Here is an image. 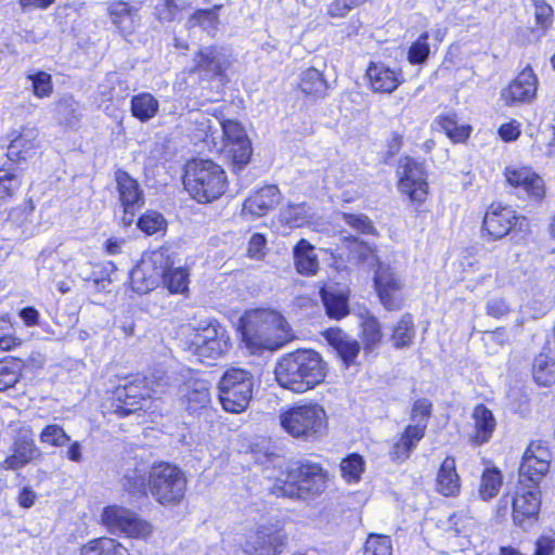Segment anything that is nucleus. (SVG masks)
Masks as SVG:
<instances>
[{
	"mask_svg": "<svg viewBox=\"0 0 555 555\" xmlns=\"http://www.w3.org/2000/svg\"><path fill=\"white\" fill-rule=\"evenodd\" d=\"M40 442L52 447L61 448L70 442V437L59 424L47 425L40 434Z\"/></svg>",
	"mask_w": 555,
	"mask_h": 555,
	"instance_id": "obj_47",
	"label": "nucleus"
},
{
	"mask_svg": "<svg viewBox=\"0 0 555 555\" xmlns=\"http://www.w3.org/2000/svg\"><path fill=\"white\" fill-rule=\"evenodd\" d=\"M165 225L164 217L155 211H149L138 220V227L147 235H152L163 230Z\"/></svg>",
	"mask_w": 555,
	"mask_h": 555,
	"instance_id": "obj_54",
	"label": "nucleus"
},
{
	"mask_svg": "<svg viewBox=\"0 0 555 555\" xmlns=\"http://www.w3.org/2000/svg\"><path fill=\"white\" fill-rule=\"evenodd\" d=\"M170 386V377L166 372L160 369H154L143 378L137 376L132 380L126 382L124 385H119L115 389V398L124 402L126 406H118L122 410V413L129 414L132 411L142 409V406H135L138 404L137 399L151 398L153 395L163 393Z\"/></svg>",
	"mask_w": 555,
	"mask_h": 555,
	"instance_id": "obj_8",
	"label": "nucleus"
},
{
	"mask_svg": "<svg viewBox=\"0 0 555 555\" xmlns=\"http://www.w3.org/2000/svg\"><path fill=\"white\" fill-rule=\"evenodd\" d=\"M204 141L211 142L219 152L228 150L237 165H246L251 156V145L244 128L235 120H211L203 117L201 121Z\"/></svg>",
	"mask_w": 555,
	"mask_h": 555,
	"instance_id": "obj_5",
	"label": "nucleus"
},
{
	"mask_svg": "<svg viewBox=\"0 0 555 555\" xmlns=\"http://www.w3.org/2000/svg\"><path fill=\"white\" fill-rule=\"evenodd\" d=\"M130 111L133 117L145 122L157 115L159 102L150 92H141L131 99Z\"/></svg>",
	"mask_w": 555,
	"mask_h": 555,
	"instance_id": "obj_34",
	"label": "nucleus"
},
{
	"mask_svg": "<svg viewBox=\"0 0 555 555\" xmlns=\"http://www.w3.org/2000/svg\"><path fill=\"white\" fill-rule=\"evenodd\" d=\"M415 331L410 314L403 315L392 330L391 340L396 348H402L411 344Z\"/></svg>",
	"mask_w": 555,
	"mask_h": 555,
	"instance_id": "obj_45",
	"label": "nucleus"
},
{
	"mask_svg": "<svg viewBox=\"0 0 555 555\" xmlns=\"http://www.w3.org/2000/svg\"><path fill=\"white\" fill-rule=\"evenodd\" d=\"M150 468L147 463L143 461L133 459L127 462L120 479L122 489L131 495L146 494Z\"/></svg>",
	"mask_w": 555,
	"mask_h": 555,
	"instance_id": "obj_24",
	"label": "nucleus"
},
{
	"mask_svg": "<svg viewBox=\"0 0 555 555\" xmlns=\"http://www.w3.org/2000/svg\"><path fill=\"white\" fill-rule=\"evenodd\" d=\"M102 522L111 532L124 533L132 539L144 540L153 533L151 522L122 506H107L102 513Z\"/></svg>",
	"mask_w": 555,
	"mask_h": 555,
	"instance_id": "obj_13",
	"label": "nucleus"
},
{
	"mask_svg": "<svg viewBox=\"0 0 555 555\" xmlns=\"http://www.w3.org/2000/svg\"><path fill=\"white\" fill-rule=\"evenodd\" d=\"M323 335L347 366L354 362L360 352V345L356 339L351 338L340 328H328Z\"/></svg>",
	"mask_w": 555,
	"mask_h": 555,
	"instance_id": "obj_26",
	"label": "nucleus"
},
{
	"mask_svg": "<svg viewBox=\"0 0 555 555\" xmlns=\"http://www.w3.org/2000/svg\"><path fill=\"white\" fill-rule=\"evenodd\" d=\"M149 490L159 504L177 505L185 494V475L178 466L170 463L154 464L149 472Z\"/></svg>",
	"mask_w": 555,
	"mask_h": 555,
	"instance_id": "obj_7",
	"label": "nucleus"
},
{
	"mask_svg": "<svg viewBox=\"0 0 555 555\" xmlns=\"http://www.w3.org/2000/svg\"><path fill=\"white\" fill-rule=\"evenodd\" d=\"M79 107V103L73 96L66 95L57 101L55 112L62 122L70 125L77 118Z\"/></svg>",
	"mask_w": 555,
	"mask_h": 555,
	"instance_id": "obj_52",
	"label": "nucleus"
},
{
	"mask_svg": "<svg viewBox=\"0 0 555 555\" xmlns=\"http://www.w3.org/2000/svg\"><path fill=\"white\" fill-rule=\"evenodd\" d=\"M281 199L276 185H264L251 193L243 204V214L251 217H262L273 209Z\"/></svg>",
	"mask_w": 555,
	"mask_h": 555,
	"instance_id": "obj_23",
	"label": "nucleus"
},
{
	"mask_svg": "<svg viewBox=\"0 0 555 555\" xmlns=\"http://www.w3.org/2000/svg\"><path fill=\"white\" fill-rule=\"evenodd\" d=\"M28 79L33 83L34 94L38 98H47L52 93V78L46 72H38L36 74L29 75Z\"/></svg>",
	"mask_w": 555,
	"mask_h": 555,
	"instance_id": "obj_55",
	"label": "nucleus"
},
{
	"mask_svg": "<svg viewBox=\"0 0 555 555\" xmlns=\"http://www.w3.org/2000/svg\"><path fill=\"white\" fill-rule=\"evenodd\" d=\"M313 215L311 207L305 203L291 204L281 208L279 219L289 228H299L309 223Z\"/></svg>",
	"mask_w": 555,
	"mask_h": 555,
	"instance_id": "obj_36",
	"label": "nucleus"
},
{
	"mask_svg": "<svg viewBox=\"0 0 555 555\" xmlns=\"http://www.w3.org/2000/svg\"><path fill=\"white\" fill-rule=\"evenodd\" d=\"M528 225V219L518 216L513 208L501 204H491L485 214L481 231L489 241H496L516 229L527 231Z\"/></svg>",
	"mask_w": 555,
	"mask_h": 555,
	"instance_id": "obj_12",
	"label": "nucleus"
},
{
	"mask_svg": "<svg viewBox=\"0 0 555 555\" xmlns=\"http://www.w3.org/2000/svg\"><path fill=\"white\" fill-rule=\"evenodd\" d=\"M427 39L428 33H423L411 46L408 57L412 64H421L426 61L429 54V46L427 43Z\"/></svg>",
	"mask_w": 555,
	"mask_h": 555,
	"instance_id": "obj_58",
	"label": "nucleus"
},
{
	"mask_svg": "<svg viewBox=\"0 0 555 555\" xmlns=\"http://www.w3.org/2000/svg\"><path fill=\"white\" fill-rule=\"evenodd\" d=\"M183 398L186 409L191 413L208 408L211 401L208 383L206 380L198 379L190 380L185 385Z\"/></svg>",
	"mask_w": 555,
	"mask_h": 555,
	"instance_id": "obj_32",
	"label": "nucleus"
},
{
	"mask_svg": "<svg viewBox=\"0 0 555 555\" xmlns=\"http://www.w3.org/2000/svg\"><path fill=\"white\" fill-rule=\"evenodd\" d=\"M431 402L427 399H418L414 402L411 411V418L415 423L426 422L431 413Z\"/></svg>",
	"mask_w": 555,
	"mask_h": 555,
	"instance_id": "obj_63",
	"label": "nucleus"
},
{
	"mask_svg": "<svg viewBox=\"0 0 555 555\" xmlns=\"http://www.w3.org/2000/svg\"><path fill=\"white\" fill-rule=\"evenodd\" d=\"M533 378L541 385L548 387L555 383V361L548 356L539 354L533 362Z\"/></svg>",
	"mask_w": 555,
	"mask_h": 555,
	"instance_id": "obj_41",
	"label": "nucleus"
},
{
	"mask_svg": "<svg viewBox=\"0 0 555 555\" xmlns=\"http://www.w3.org/2000/svg\"><path fill=\"white\" fill-rule=\"evenodd\" d=\"M398 171L400 175L398 184L400 192L406 195L411 202L424 203L429 189L424 162L404 156L400 159Z\"/></svg>",
	"mask_w": 555,
	"mask_h": 555,
	"instance_id": "obj_14",
	"label": "nucleus"
},
{
	"mask_svg": "<svg viewBox=\"0 0 555 555\" xmlns=\"http://www.w3.org/2000/svg\"><path fill=\"white\" fill-rule=\"evenodd\" d=\"M426 422H417L405 427L400 439L393 444L391 454L397 460H406L425 436Z\"/></svg>",
	"mask_w": 555,
	"mask_h": 555,
	"instance_id": "obj_30",
	"label": "nucleus"
},
{
	"mask_svg": "<svg viewBox=\"0 0 555 555\" xmlns=\"http://www.w3.org/2000/svg\"><path fill=\"white\" fill-rule=\"evenodd\" d=\"M343 220L346 224L363 234H375L376 230L369 217L362 214H343Z\"/></svg>",
	"mask_w": 555,
	"mask_h": 555,
	"instance_id": "obj_57",
	"label": "nucleus"
},
{
	"mask_svg": "<svg viewBox=\"0 0 555 555\" xmlns=\"http://www.w3.org/2000/svg\"><path fill=\"white\" fill-rule=\"evenodd\" d=\"M266 237L262 234L255 233L248 243V256L250 258L259 259L264 255Z\"/></svg>",
	"mask_w": 555,
	"mask_h": 555,
	"instance_id": "obj_64",
	"label": "nucleus"
},
{
	"mask_svg": "<svg viewBox=\"0 0 555 555\" xmlns=\"http://www.w3.org/2000/svg\"><path fill=\"white\" fill-rule=\"evenodd\" d=\"M80 555H130L119 542L111 538L92 540L80 548Z\"/></svg>",
	"mask_w": 555,
	"mask_h": 555,
	"instance_id": "obj_38",
	"label": "nucleus"
},
{
	"mask_svg": "<svg viewBox=\"0 0 555 555\" xmlns=\"http://www.w3.org/2000/svg\"><path fill=\"white\" fill-rule=\"evenodd\" d=\"M437 491L444 496H454L460 492V477L454 457L447 456L437 474Z\"/></svg>",
	"mask_w": 555,
	"mask_h": 555,
	"instance_id": "obj_31",
	"label": "nucleus"
},
{
	"mask_svg": "<svg viewBox=\"0 0 555 555\" xmlns=\"http://www.w3.org/2000/svg\"><path fill=\"white\" fill-rule=\"evenodd\" d=\"M322 302L331 319L349 314V292L338 286H324L320 291Z\"/></svg>",
	"mask_w": 555,
	"mask_h": 555,
	"instance_id": "obj_27",
	"label": "nucleus"
},
{
	"mask_svg": "<svg viewBox=\"0 0 555 555\" xmlns=\"http://www.w3.org/2000/svg\"><path fill=\"white\" fill-rule=\"evenodd\" d=\"M513 500V520L524 530L529 529L537 520L541 500L538 486L520 485Z\"/></svg>",
	"mask_w": 555,
	"mask_h": 555,
	"instance_id": "obj_18",
	"label": "nucleus"
},
{
	"mask_svg": "<svg viewBox=\"0 0 555 555\" xmlns=\"http://www.w3.org/2000/svg\"><path fill=\"white\" fill-rule=\"evenodd\" d=\"M282 428L293 438L314 441L323 436L326 429V414L317 403L289 406L280 413Z\"/></svg>",
	"mask_w": 555,
	"mask_h": 555,
	"instance_id": "obj_6",
	"label": "nucleus"
},
{
	"mask_svg": "<svg viewBox=\"0 0 555 555\" xmlns=\"http://www.w3.org/2000/svg\"><path fill=\"white\" fill-rule=\"evenodd\" d=\"M475 434L472 440L476 444H482L490 440L496 426L493 413L483 404L475 408L473 413Z\"/></svg>",
	"mask_w": 555,
	"mask_h": 555,
	"instance_id": "obj_33",
	"label": "nucleus"
},
{
	"mask_svg": "<svg viewBox=\"0 0 555 555\" xmlns=\"http://www.w3.org/2000/svg\"><path fill=\"white\" fill-rule=\"evenodd\" d=\"M218 388L222 408L231 413H241L253 398L254 377L244 369L230 367L223 373Z\"/></svg>",
	"mask_w": 555,
	"mask_h": 555,
	"instance_id": "obj_9",
	"label": "nucleus"
},
{
	"mask_svg": "<svg viewBox=\"0 0 555 555\" xmlns=\"http://www.w3.org/2000/svg\"><path fill=\"white\" fill-rule=\"evenodd\" d=\"M352 251L360 262L367 263L371 268H375L382 263L376 254V249L367 243L357 242Z\"/></svg>",
	"mask_w": 555,
	"mask_h": 555,
	"instance_id": "obj_59",
	"label": "nucleus"
},
{
	"mask_svg": "<svg viewBox=\"0 0 555 555\" xmlns=\"http://www.w3.org/2000/svg\"><path fill=\"white\" fill-rule=\"evenodd\" d=\"M138 10V8L127 2L114 3L109 10L111 20L122 33H132L134 28L133 18Z\"/></svg>",
	"mask_w": 555,
	"mask_h": 555,
	"instance_id": "obj_39",
	"label": "nucleus"
},
{
	"mask_svg": "<svg viewBox=\"0 0 555 555\" xmlns=\"http://www.w3.org/2000/svg\"><path fill=\"white\" fill-rule=\"evenodd\" d=\"M286 333L285 319L274 310H250L242 319L243 341L253 352L281 348L286 340Z\"/></svg>",
	"mask_w": 555,
	"mask_h": 555,
	"instance_id": "obj_2",
	"label": "nucleus"
},
{
	"mask_svg": "<svg viewBox=\"0 0 555 555\" xmlns=\"http://www.w3.org/2000/svg\"><path fill=\"white\" fill-rule=\"evenodd\" d=\"M537 28L545 31L553 23V9L545 0H531Z\"/></svg>",
	"mask_w": 555,
	"mask_h": 555,
	"instance_id": "obj_53",
	"label": "nucleus"
},
{
	"mask_svg": "<svg viewBox=\"0 0 555 555\" xmlns=\"http://www.w3.org/2000/svg\"><path fill=\"white\" fill-rule=\"evenodd\" d=\"M362 341L366 351H372L382 340V327L378 320L372 315L363 319L362 323Z\"/></svg>",
	"mask_w": 555,
	"mask_h": 555,
	"instance_id": "obj_43",
	"label": "nucleus"
},
{
	"mask_svg": "<svg viewBox=\"0 0 555 555\" xmlns=\"http://www.w3.org/2000/svg\"><path fill=\"white\" fill-rule=\"evenodd\" d=\"M538 78L530 66H527L502 91V99L506 104L531 102L537 93Z\"/></svg>",
	"mask_w": 555,
	"mask_h": 555,
	"instance_id": "obj_20",
	"label": "nucleus"
},
{
	"mask_svg": "<svg viewBox=\"0 0 555 555\" xmlns=\"http://www.w3.org/2000/svg\"><path fill=\"white\" fill-rule=\"evenodd\" d=\"M189 271L185 268H169L163 276V282L170 293L184 294L189 291Z\"/></svg>",
	"mask_w": 555,
	"mask_h": 555,
	"instance_id": "obj_42",
	"label": "nucleus"
},
{
	"mask_svg": "<svg viewBox=\"0 0 555 555\" xmlns=\"http://www.w3.org/2000/svg\"><path fill=\"white\" fill-rule=\"evenodd\" d=\"M170 266L167 250H154L144 257L130 272L131 288L138 294L155 289Z\"/></svg>",
	"mask_w": 555,
	"mask_h": 555,
	"instance_id": "obj_11",
	"label": "nucleus"
},
{
	"mask_svg": "<svg viewBox=\"0 0 555 555\" xmlns=\"http://www.w3.org/2000/svg\"><path fill=\"white\" fill-rule=\"evenodd\" d=\"M230 349V334L227 327L217 320H210L195 328L189 346V350L202 361L218 359Z\"/></svg>",
	"mask_w": 555,
	"mask_h": 555,
	"instance_id": "obj_10",
	"label": "nucleus"
},
{
	"mask_svg": "<svg viewBox=\"0 0 555 555\" xmlns=\"http://www.w3.org/2000/svg\"><path fill=\"white\" fill-rule=\"evenodd\" d=\"M274 373L283 388L302 393L324 380L326 363L321 354L312 349H297L279 360Z\"/></svg>",
	"mask_w": 555,
	"mask_h": 555,
	"instance_id": "obj_1",
	"label": "nucleus"
},
{
	"mask_svg": "<svg viewBox=\"0 0 555 555\" xmlns=\"http://www.w3.org/2000/svg\"><path fill=\"white\" fill-rule=\"evenodd\" d=\"M374 284L382 304L388 310H396L400 307L398 292L401 287L400 280L389 267L379 263L375 268Z\"/></svg>",
	"mask_w": 555,
	"mask_h": 555,
	"instance_id": "obj_21",
	"label": "nucleus"
},
{
	"mask_svg": "<svg viewBox=\"0 0 555 555\" xmlns=\"http://www.w3.org/2000/svg\"><path fill=\"white\" fill-rule=\"evenodd\" d=\"M364 462L359 454H351L340 464L341 476L348 482H357L363 473Z\"/></svg>",
	"mask_w": 555,
	"mask_h": 555,
	"instance_id": "obj_50",
	"label": "nucleus"
},
{
	"mask_svg": "<svg viewBox=\"0 0 555 555\" xmlns=\"http://www.w3.org/2000/svg\"><path fill=\"white\" fill-rule=\"evenodd\" d=\"M326 481V472L320 464L304 461L289 467L285 479L278 480L271 491L276 496L311 500L324 492Z\"/></svg>",
	"mask_w": 555,
	"mask_h": 555,
	"instance_id": "obj_3",
	"label": "nucleus"
},
{
	"mask_svg": "<svg viewBox=\"0 0 555 555\" xmlns=\"http://www.w3.org/2000/svg\"><path fill=\"white\" fill-rule=\"evenodd\" d=\"M366 0H334L330 3L327 13L332 17H345L352 9H356Z\"/></svg>",
	"mask_w": 555,
	"mask_h": 555,
	"instance_id": "obj_60",
	"label": "nucleus"
},
{
	"mask_svg": "<svg viewBox=\"0 0 555 555\" xmlns=\"http://www.w3.org/2000/svg\"><path fill=\"white\" fill-rule=\"evenodd\" d=\"M231 65L230 55L222 47H205L199 49L193 59L190 74H197L205 80L222 78Z\"/></svg>",
	"mask_w": 555,
	"mask_h": 555,
	"instance_id": "obj_16",
	"label": "nucleus"
},
{
	"mask_svg": "<svg viewBox=\"0 0 555 555\" xmlns=\"http://www.w3.org/2000/svg\"><path fill=\"white\" fill-rule=\"evenodd\" d=\"M39 273L42 278L54 280L66 271V262L59 250H43L38 257Z\"/></svg>",
	"mask_w": 555,
	"mask_h": 555,
	"instance_id": "obj_37",
	"label": "nucleus"
},
{
	"mask_svg": "<svg viewBox=\"0 0 555 555\" xmlns=\"http://www.w3.org/2000/svg\"><path fill=\"white\" fill-rule=\"evenodd\" d=\"M294 264L300 275L313 276L319 271V258L315 247L305 238H301L293 248Z\"/></svg>",
	"mask_w": 555,
	"mask_h": 555,
	"instance_id": "obj_29",
	"label": "nucleus"
},
{
	"mask_svg": "<svg viewBox=\"0 0 555 555\" xmlns=\"http://www.w3.org/2000/svg\"><path fill=\"white\" fill-rule=\"evenodd\" d=\"M188 24L190 27L198 25L208 33L216 30L219 24L217 8L196 11L190 17Z\"/></svg>",
	"mask_w": 555,
	"mask_h": 555,
	"instance_id": "obj_48",
	"label": "nucleus"
},
{
	"mask_svg": "<svg viewBox=\"0 0 555 555\" xmlns=\"http://www.w3.org/2000/svg\"><path fill=\"white\" fill-rule=\"evenodd\" d=\"M115 181L119 194V201L127 214L137 211L144 203L143 192L135 179L124 170H117Z\"/></svg>",
	"mask_w": 555,
	"mask_h": 555,
	"instance_id": "obj_25",
	"label": "nucleus"
},
{
	"mask_svg": "<svg viewBox=\"0 0 555 555\" xmlns=\"http://www.w3.org/2000/svg\"><path fill=\"white\" fill-rule=\"evenodd\" d=\"M7 156L12 162L25 160L31 157L38 147V133L34 129L14 130L8 135Z\"/></svg>",
	"mask_w": 555,
	"mask_h": 555,
	"instance_id": "obj_22",
	"label": "nucleus"
},
{
	"mask_svg": "<svg viewBox=\"0 0 555 555\" xmlns=\"http://www.w3.org/2000/svg\"><path fill=\"white\" fill-rule=\"evenodd\" d=\"M101 95L107 100L124 99L128 86L126 81H121L119 76L115 73L108 74L106 77V83L99 87Z\"/></svg>",
	"mask_w": 555,
	"mask_h": 555,
	"instance_id": "obj_46",
	"label": "nucleus"
},
{
	"mask_svg": "<svg viewBox=\"0 0 555 555\" xmlns=\"http://www.w3.org/2000/svg\"><path fill=\"white\" fill-rule=\"evenodd\" d=\"M14 452L23 460L25 464H28L40 454V451L36 447L34 440L30 439L17 440L14 444Z\"/></svg>",
	"mask_w": 555,
	"mask_h": 555,
	"instance_id": "obj_61",
	"label": "nucleus"
},
{
	"mask_svg": "<svg viewBox=\"0 0 555 555\" xmlns=\"http://www.w3.org/2000/svg\"><path fill=\"white\" fill-rule=\"evenodd\" d=\"M21 364L17 361H0V391L13 387L20 379Z\"/></svg>",
	"mask_w": 555,
	"mask_h": 555,
	"instance_id": "obj_49",
	"label": "nucleus"
},
{
	"mask_svg": "<svg viewBox=\"0 0 555 555\" xmlns=\"http://www.w3.org/2000/svg\"><path fill=\"white\" fill-rule=\"evenodd\" d=\"M435 124L453 143L464 142L472 132V127L467 124H459L457 117L453 113L438 116Z\"/></svg>",
	"mask_w": 555,
	"mask_h": 555,
	"instance_id": "obj_35",
	"label": "nucleus"
},
{
	"mask_svg": "<svg viewBox=\"0 0 555 555\" xmlns=\"http://www.w3.org/2000/svg\"><path fill=\"white\" fill-rule=\"evenodd\" d=\"M364 555H392L390 538L380 534L369 535L364 546Z\"/></svg>",
	"mask_w": 555,
	"mask_h": 555,
	"instance_id": "obj_51",
	"label": "nucleus"
},
{
	"mask_svg": "<svg viewBox=\"0 0 555 555\" xmlns=\"http://www.w3.org/2000/svg\"><path fill=\"white\" fill-rule=\"evenodd\" d=\"M507 182L528 197L540 201L544 197L543 179L529 167H507L505 169Z\"/></svg>",
	"mask_w": 555,
	"mask_h": 555,
	"instance_id": "obj_19",
	"label": "nucleus"
},
{
	"mask_svg": "<svg viewBox=\"0 0 555 555\" xmlns=\"http://www.w3.org/2000/svg\"><path fill=\"white\" fill-rule=\"evenodd\" d=\"M450 530L455 534L467 535L475 526V519L464 511L454 513L450 517Z\"/></svg>",
	"mask_w": 555,
	"mask_h": 555,
	"instance_id": "obj_56",
	"label": "nucleus"
},
{
	"mask_svg": "<svg viewBox=\"0 0 555 555\" xmlns=\"http://www.w3.org/2000/svg\"><path fill=\"white\" fill-rule=\"evenodd\" d=\"M511 312V307L505 298L500 296L491 297L486 302V313L489 317L501 319Z\"/></svg>",
	"mask_w": 555,
	"mask_h": 555,
	"instance_id": "obj_62",
	"label": "nucleus"
},
{
	"mask_svg": "<svg viewBox=\"0 0 555 555\" xmlns=\"http://www.w3.org/2000/svg\"><path fill=\"white\" fill-rule=\"evenodd\" d=\"M299 87L306 94L323 96L326 92L327 83L318 69L308 68L300 75Z\"/></svg>",
	"mask_w": 555,
	"mask_h": 555,
	"instance_id": "obj_40",
	"label": "nucleus"
},
{
	"mask_svg": "<svg viewBox=\"0 0 555 555\" xmlns=\"http://www.w3.org/2000/svg\"><path fill=\"white\" fill-rule=\"evenodd\" d=\"M227 176L221 166L210 159H192L186 163L183 185L198 203L219 198L227 189Z\"/></svg>",
	"mask_w": 555,
	"mask_h": 555,
	"instance_id": "obj_4",
	"label": "nucleus"
},
{
	"mask_svg": "<svg viewBox=\"0 0 555 555\" xmlns=\"http://www.w3.org/2000/svg\"><path fill=\"white\" fill-rule=\"evenodd\" d=\"M502 486V475L496 468H488L483 472L481 477V485L479 489L480 496L483 501H489L494 498Z\"/></svg>",
	"mask_w": 555,
	"mask_h": 555,
	"instance_id": "obj_44",
	"label": "nucleus"
},
{
	"mask_svg": "<svg viewBox=\"0 0 555 555\" xmlns=\"http://www.w3.org/2000/svg\"><path fill=\"white\" fill-rule=\"evenodd\" d=\"M286 543V533L278 525L260 526L246 540L243 551L246 555H278Z\"/></svg>",
	"mask_w": 555,
	"mask_h": 555,
	"instance_id": "obj_17",
	"label": "nucleus"
},
{
	"mask_svg": "<svg viewBox=\"0 0 555 555\" xmlns=\"http://www.w3.org/2000/svg\"><path fill=\"white\" fill-rule=\"evenodd\" d=\"M552 454L543 441H532L526 449L519 466V483L538 486L550 469Z\"/></svg>",
	"mask_w": 555,
	"mask_h": 555,
	"instance_id": "obj_15",
	"label": "nucleus"
},
{
	"mask_svg": "<svg viewBox=\"0 0 555 555\" xmlns=\"http://www.w3.org/2000/svg\"><path fill=\"white\" fill-rule=\"evenodd\" d=\"M366 76L374 92L391 93L400 85L399 75L382 63H371Z\"/></svg>",
	"mask_w": 555,
	"mask_h": 555,
	"instance_id": "obj_28",
	"label": "nucleus"
}]
</instances>
